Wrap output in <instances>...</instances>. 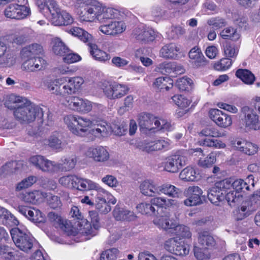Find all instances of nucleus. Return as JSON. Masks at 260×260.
<instances>
[{
	"label": "nucleus",
	"mask_w": 260,
	"mask_h": 260,
	"mask_svg": "<svg viewBox=\"0 0 260 260\" xmlns=\"http://www.w3.org/2000/svg\"><path fill=\"white\" fill-rule=\"evenodd\" d=\"M188 55L190 62L194 68H199L206 65L207 60L201 50L198 47H194L192 48L189 52Z\"/></svg>",
	"instance_id": "obj_21"
},
{
	"label": "nucleus",
	"mask_w": 260,
	"mask_h": 260,
	"mask_svg": "<svg viewBox=\"0 0 260 260\" xmlns=\"http://www.w3.org/2000/svg\"><path fill=\"white\" fill-rule=\"evenodd\" d=\"M159 185L151 180H146L141 183L139 188L141 192L146 196L155 197L158 195Z\"/></svg>",
	"instance_id": "obj_22"
},
{
	"label": "nucleus",
	"mask_w": 260,
	"mask_h": 260,
	"mask_svg": "<svg viewBox=\"0 0 260 260\" xmlns=\"http://www.w3.org/2000/svg\"><path fill=\"white\" fill-rule=\"evenodd\" d=\"M234 183L235 181H233L230 179H225L216 182L215 186L220 190L221 193L224 195L234 187Z\"/></svg>",
	"instance_id": "obj_49"
},
{
	"label": "nucleus",
	"mask_w": 260,
	"mask_h": 260,
	"mask_svg": "<svg viewBox=\"0 0 260 260\" xmlns=\"http://www.w3.org/2000/svg\"><path fill=\"white\" fill-rule=\"evenodd\" d=\"M165 248L168 251L180 256L186 255L189 251V245L178 237L170 238L166 241Z\"/></svg>",
	"instance_id": "obj_10"
},
{
	"label": "nucleus",
	"mask_w": 260,
	"mask_h": 260,
	"mask_svg": "<svg viewBox=\"0 0 260 260\" xmlns=\"http://www.w3.org/2000/svg\"><path fill=\"white\" fill-rule=\"evenodd\" d=\"M155 120H157V118L150 113H142L138 116L139 125L140 128L142 129L151 130L155 128Z\"/></svg>",
	"instance_id": "obj_24"
},
{
	"label": "nucleus",
	"mask_w": 260,
	"mask_h": 260,
	"mask_svg": "<svg viewBox=\"0 0 260 260\" xmlns=\"http://www.w3.org/2000/svg\"><path fill=\"white\" fill-rule=\"evenodd\" d=\"M101 13L100 22H103L105 20L116 18L119 14V11L114 8L107 7L101 4Z\"/></svg>",
	"instance_id": "obj_39"
},
{
	"label": "nucleus",
	"mask_w": 260,
	"mask_h": 260,
	"mask_svg": "<svg viewBox=\"0 0 260 260\" xmlns=\"http://www.w3.org/2000/svg\"><path fill=\"white\" fill-rule=\"evenodd\" d=\"M200 174L193 168L186 167L179 174L180 178L186 181H194L200 178Z\"/></svg>",
	"instance_id": "obj_33"
},
{
	"label": "nucleus",
	"mask_w": 260,
	"mask_h": 260,
	"mask_svg": "<svg viewBox=\"0 0 260 260\" xmlns=\"http://www.w3.org/2000/svg\"><path fill=\"white\" fill-rule=\"evenodd\" d=\"M101 4L94 1L90 4L86 6L83 12L80 14L81 21L87 22H93L101 20V13L102 11Z\"/></svg>",
	"instance_id": "obj_8"
},
{
	"label": "nucleus",
	"mask_w": 260,
	"mask_h": 260,
	"mask_svg": "<svg viewBox=\"0 0 260 260\" xmlns=\"http://www.w3.org/2000/svg\"><path fill=\"white\" fill-rule=\"evenodd\" d=\"M105 95L109 99H115L122 97L128 90L124 85L117 83H111L106 81L102 82L100 85Z\"/></svg>",
	"instance_id": "obj_7"
},
{
	"label": "nucleus",
	"mask_w": 260,
	"mask_h": 260,
	"mask_svg": "<svg viewBox=\"0 0 260 260\" xmlns=\"http://www.w3.org/2000/svg\"><path fill=\"white\" fill-rule=\"evenodd\" d=\"M37 4L41 12L50 15V21L52 24L56 26L65 25V19L62 14L63 11H61L55 1L45 0L44 2H38Z\"/></svg>",
	"instance_id": "obj_3"
},
{
	"label": "nucleus",
	"mask_w": 260,
	"mask_h": 260,
	"mask_svg": "<svg viewBox=\"0 0 260 260\" xmlns=\"http://www.w3.org/2000/svg\"><path fill=\"white\" fill-rule=\"evenodd\" d=\"M81 98L77 96H69L66 97V107L69 109L78 112Z\"/></svg>",
	"instance_id": "obj_62"
},
{
	"label": "nucleus",
	"mask_w": 260,
	"mask_h": 260,
	"mask_svg": "<svg viewBox=\"0 0 260 260\" xmlns=\"http://www.w3.org/2000/svg\"><path fill=\"white\" fill-rule=\"evenodd\" d=\"M80 104L79 105L78 112L83 113H87L91 111L93 108H103V106L101 104H98L92 103L87 100L81 99Z\"/></svg>",
	"instance_id": "obj_45"
},
{
	"label": "nucleus",
	"mask_w": 260,
	"mask_h": 260,
	"mask_svg": "<svg viewBox=\"0 0 260 260\" xmlns=\"http://www.w3.org/2000/svg\"><path fill=\"white\" fill-rule=\"evenodd\" d=\"M52 50L57 55L62 56V60L65 62V45L58 38H55L52 40Z\"/></svg>",
	"instance_id": "obj_40"
},
{
	"label": "nucleus",
	"mask_w": 260,
	"mask_h": 260,
	"mask_svg": "<svg viewBox=\"0 0 260 260\" xmlns=\"http://www.w3.org/2000/svg\"><path fill=\"white\" fill-rule=\"evenodd\" d=\"M83 83L84 80L81 77H76L69 79L66 85L67 92L70 93H75L81 88Z\"/></svg>",
	"instance_id": "obj_37"
},
{
	"label": "nucleus",
	"mask_w": 260,
	"mask_h": 260,
	"mask_svg": "<svg viewBox=\"0 0 260 260\" xmlns=\"http://www.w3.org/2000/svg\"><path fill=\"white\" fill-rule=\"evenodd\" d=\"M200 135L206 137H222L226 136L225 132H220L214 127H208L203 129Z\"/></svg>",
	"instance_id": "obj_52"
},
{
	"label": "nucleus",
	"mask_w": 260,
	"mask_h": 260,
	"mask_svg": "<svg viewBox=\"0 0 260 260\" xmlns=\"http://www.w3.org/2000/svg\"><path fill=\"white\" fill-rule=\"evenodd\" d=\"M241 112L244 116L243 120L246 127L254 130L259 128L258 117L252 108L244 106L242 108Z\"/></svg>",
	"instance_id": "obj_15"
},
{
	"label": "nucleus",
	"mask_w": 260,
	"mask_h": 260,
	"mask_svg": "<svg viewBox=\"0 0 260 260\" xmlns=\"http://www.w3.org/2000/svg\"><path fill=\"white\" fill-rule=\"evenodd\" d=\"M170 232L182 238L190 239L192 236L189 228L184 225H176L174 223Z\"/></svg>",
	"instance_id": "obj_36"
},
{
	"label": "nucleus",
	"mask_w": 260,
	"mask_h": 260,
	"mask_svg": "<svg viewBox=\"0 0 260 260\" xmlns=\"http://www.w3.org/2000/svg\"><path fill=\"white\" fill-rule=\"evenodd\" d=\"M10 234L14 244L19 249L27 253L30 252L35 241L31 235L18 228L12 229Z\"/></svg>",
	"instance_id": "obj_4"
},
{
	"label": "nucleus",
	"mask_w": 260,
	"mask_h": 260,
	"mask_svg": "<svg viewBox=\"0 0 260 260\" xmlns=\"http://www.w3.org/2000/svg\"><path fill=\"white\" fill-rule=\"evenodd\" d=\"M0 258L4 260H13L15 254L13 250L9 246L5 245L0 246Z\"/></svg>",
	"instance_id": "obj_55"
},
{
	"label": "nucleus",
	"mask_w": 260,
	"mask_h": 260,
	"mask_svg": "<svg viewBox=\"0 0 260 260\" xmlns=\"http://www.w3.org/2000/svg\"><path fill=\"white\" fill-rule=\"evenodd\" d=\"M209 115L210 119L221 127L226 128L232 124L231 116L219 109H210L209 111Z\"/></svg>",
	"instance_id": "obj_14"
},
{
	"label": "nucleus",
	"mask_w": 260,
	"mask_h": 260,
	"mask_svg": "<svg viewBox=\"0 0 260 260\" xmlns=\"http://www.w3.org/2000/svg\"><path fill=\"white\" fill-rule=\"evenodd\" d=\"M87 43L90 53L94 59L100 61H106L110 59V56L106 52L99 49L96 44H92L91 42Z\"/></svg>",
	"instance_id": "obj_31"
},
{
	"label": "nucleus",
	"mask_w": 260,
	"mask_h": 260,
	"mask_svg": "<svg viewBox=\"0 0 260 260\" xmlns=\"http://www.w3.org/2000/svg\"><path fill=\"white\" fill-rule=\"evenodd\" d=\"M66 31L72 36L78 38L84 43L90 42L92 40V37L90 34L78 27L66 28Z\"/></svg>",
	"instance_id": "obj_28"
},
{
	"label": "nucleus",
	"mask_w": 260,
	"mask_h": 260,
	"mask_svg": "<svg viewBox=\"0 0 260 260\" xmlns=\"http://www.w3.org/2000/svg\"><path fill=\"white\" fill-rule=\"evenodd\" d=\"M153 86L160 90L165 89L168 90L173 87V81L168 77H158L154 82Z\"/></svg>",
	"instance_id": "obj_42"
},
{
	"label": "nucleus",
	"mask_w": 260,
	"mask_h": 260,
	"mask_svg": "<svg viewBox=\"0 0 260 260\" xmlns=\"http://www.w3.org/2000/svg\"><path fill=\"white\" fill-rule=\"evenodd\" d=\"M48 218L51 222L54 223V225L56 228H59L63 232H65V223L63 218L56 214L55 212H50L48 214Z\"/></svg>",
	"instance_id": "obj_50"
},
{
	"label": "nucleus",
	"mask_w": 260,
	"mask_h": 260,
	"mask_svg": "<svg viewBox=\"0 0 260 260\" xmlns=\"http://www.w3.org/2000/svg\"><path fill=\"white\" fill-rule=\"evenodd\" d=\"M155 127L159 130L171 131L173 129V125L171 122L164 119H158L155 121Z\"/></svg>",
	"instance_id": "obj_60"
},
{
	"label": "nucleus",
	"mask_w": 260,
	"mask_h": 260,
	"mask_svg": "<svg viewBox=\"0 0 260 260\" xmlns=\"http://www.w3.org/2000/svg\"><path fill=\"white\" fill-rule=\"evenodd\" d=\"M250 189L249 186L243 179H238L235 180L234 187L224 195L225 199L231 205V203L241 202L246 191Z\"/></svg>",
	"instance_id": "obj_6"
},
{
	"label": "nucleus",
	"mask_w": 260,
	"mask_h": 260,
	"mask_svg": "<svg viewBox=\"0 0 260 260\" xmlns=\"http://www.w3.org/2000/svg\"><path fill=\"white\" fill-rule=\"evenodd\" d=\"M236 76L245 84L248 85L252 84L255 80L254 75L246 69H238L236 72Z\"/></svg>",
	"instance_id": "obj_35"
},
{
	"label": "nucleus",
	"mask_w": 260,
	"mask_h": 260,
	"mask_svg": "<svg viewBox=\"0 0 260 260\" xmlns=\"http://www.w3.org/2000/svg\"><path fill=\"white\" fill-rule=\"evenodd\" d=\"M60 134L58 132H54L48 139L49 146L53 149H59L61 148V141L59 139Z\"/></svg>",
	"instance_id": "obj_58"
},
{
	"label": "nucleus",
	"mask_w": 260,
	"mask_h": 260,
	"mask_svg": "<svg viewBox=\"0 0 260 260\" xmlns=\"http://www.w3.org/2000/svg\"><path fill=\"white\" fill-rule=\"evenodd\" d=\"M174 103L180 108L185 109L189 106L191 100L181 94L175 95L172 97Z\"/></svg>",
	"instance_id": "obj_54"
},
{
	"label": "nucleus",
	"mask_w": 260,
	"mask_h": 260,
	"mask_svg": "<svg viewBox=\"0 0 260 260\" xmlns=\"http://www.w3.org/2000/svg\"><path fill=\"white\" fill-rule=\"evenodd\" d=\"M15 209L19 213L36 224L46 221L45 216L39 209L23 205H19Z\"/></svg>",
	"instance_id": "obj_9"
},
{
	"label": "nucleus",
	"mask_w": 260,
	"mask_h": 260,
	"mask_svg": "<svg viewBox=\"0 0 260 260\" xmlns=\"http://www.w3.org/2000/svg\"><path fill=\"white\" fill-rule=\"evenodd\" d=\"M113 216L117 220H133L135 215L133 211L116 206L113 210Z\"/></svg>",
	"instance_id": "obj_29"
},
{
	"label": "nucleus",
	"mask_w": 260,
	"mask_h": 260,
	"mask_svg": "<svg viewBox=\"0 0 260 260\" xmlns=\"http://www.w3.org/2000/svg\"><path fill=\"white\" fill-rule=\"evenodd\" d=\"M91 129L89 132L98 138L106 137L111 133V126L104 120L93 121Z\"/></svg>",
	"instance_id": "obj_19"
},
{
	"label": "nucleus",
	"mask_w": 260,
	"mask_h": 260,
	"mask_svg": "<svg viewBox=\"0 0 260 260\" xmlns=\"http://www.w3.org/2000/svg\"><path fill=\"white\" fill-rule=\"evenodd\" d=\"M232 61L228 58H223L214 64V68L217 71H225L228 70L232 64Z\"/></svg>",
	"instance_id": "obj_61"
},
{
	"label": "nucleus",
	"mask_w": 260,
	"mask_h": 260,
	"mask_svg": "<svg viewBox=\"0 0 260 260\" xmlns=\"http://www.w3.org/2000/svg\"><path fill=\"white\" fill-rule=\"evenodd\" d=\"M93 181L76 175L66 176V187L82 191L90 190Z\"/></svg>",
	"instance_id": "obj_11"
},
{
	"label": "nucleus",
	"mask_w": 260,
	"mask_h": 260,
	"mask_svg": "<svg viewBox=\"0 0 260 260\" xmlns=\"http://www.w3.org/2000/svg\"><path fill=\"white\" fill-rule=\"evenodd\" d=\"M111 126V132H113L116 135L122 136L124 135L127 131V124L126 122H114Z\"/></svg>",
	"instance_id": "obj_56"
},
{
	"label": "nucleus",
	"mask_w": 260,
	"mask_h": 260,
	"mask_svg": "<svg viewBox=\"0 0 260 260\" xmlns=\"http://www.w3.org/2000/svg\"><path fill=\"white\" fill-rule=\"evenodd\" d=\"M42 199V193L37 190L32 192H27L24 197L25 202L36 204Z\"/></svg>",
	"instance_id": "obj_59"
},
{
	"label": "nucleus",
	"mask_w": 260,
	"mask_h": 260,
	"mask_svg": "<svg viewBox=\"0 0 260 260\" xmlns=\"http://www.w3.org/2000/svg\"><path fill=\"white\" fill-rule=\"evenodd\" d=\"M46 65V61L41 57L28 58L22 64L23 70L28 72H35L41 70Z\"/></svg>",
	"instance_id": "obj_20"
},
{
	"label": "nucleus",
	"mask_w": 260,
	"mask_h": 260,
	"mask_svg": "<svg viewBox=\"0 0 260 260\" xmlns=\"http://www.w3.org/2000/svg\"><path fill=\"white\" fill-rule=\"evenodd\" d=\"M85 155L94 161L100 163H105L110 158L108 151L102 146L89 147L86 151Z\"/></svg>",
	"instance_id": "obj_13"
},
{
	"label": "nucleus",
	"mask_w": 260,
	"mask_h": 260,
	"mask_svg": "<svg viewBox=\"0 0 260 260\" xmlns=\"http://www.w3.org/2000/svg\"><path fill=\"white\" fill-rule=\"evenodd\" d=\"M172 156L179 169L188 163L189 153L185 150L178 151Z\"/></svg>",
	"instance_id": "obj_48"
},
{
	"label": "nucleus",
	"mask_w": 260,
	"mask_h": 260,
	"mask_svg": "<svg viewBox=\"0 0 260 260\" xmlns=\"http://www.w3.org/2000/svg\"><path fill=\"white\" fill-rule=\"evenodd\" d=\"M198 243L204 249L213 247L215 244L213 237L207 232H201L198 233Z\"/></svg>",
	"instance_id": "obj_30"
},
{
	"label": "nucleus",
	"mask_w": 260,
	"mask_h": 260,
	"mask_svg": "<svg viewBox=\"0 0 260 260\" xmlns=\"http://www.w3.org/2000/svg\"><path fill=\"white\" fill-rule=\"evenodd\" d=\"M119 254L117 248H111L104 251L101 255V260H115Z\"/></svg>",
	"instance_id": "obj_57"
},
{
	"label": "nucleus",
	"mask_w": 260,
	"mask_h": 260,
	"mask_svg": "<svg viewBox=\"0 0 260 260\" xmlns=\"http://www.w3.org/2000/svg\"><path fill=\"white\" fill-rule=\"evenodd\" d=\"M93 121L87 118L70 115L67 117V124L69 130L74 134L83 136L91 127Z\"/></svg>",
	"instance_id": "obj_5"
},
{
	"label": "nucleus",
	"mask_w": 260,
	"mask_h": 260,
	"mask_svg": "<svg viewBox=\"0 0 260 260\" xmlns=\"http://www.w3.org/2000/svg\"><path fill=\"white\" fill-rule=\"evenodd\" d=\"M155 71L164 75L170 74L173 72L182 74L184 70L182 66L176 62L164 61L158 64L155 68Z\"/></svg>",
	"instance_id": "obj_18"
},
{
	"label": "nucleus",
	"mask_w": 260,
	"mask_h": 260,
	"mask_svg": "<svg viewBox=\"0 0 260 260\" xmlns=\"http://www.w3.org/2000/svg\"><path fill=\"white\" fill-rule=\"evenodd\" d=\"M179 47L174 43L167 44L160 50V56L166 59H175L179 53Z\"/></svg>",
	"instance_id": "obj_25"
},
{
	"label": "nucleus",
	"mask_w": 260,
	"mask_h": 260,
	"mask_svg": "<svg viewBox=\"0 0 260 260\" xmlns=\"http://www.w3.org/2000/svg\"><path fill=\"white\" fill-rule=\"evenodd\" d=\"M153 206L158 208L167 209L171 206H177L179 202L174 199H168L164 197H157L151 199Z\"/></svg>",
	"instance_id": "obj_27"
},
{
	"label": "nucleus",
	"mask_w": 260,
	"mask_h": 260,
	"mask_svg": "<svg viewBox=\"0 0 260 260\" xmlns=\"http://www.w3.org/2000/svg\"><path fill=\"white\" fill-rule=\"evenodd\" d=\"M92 190L96 192L95 201L108 200L110 197H112V196L109 191L95 182H93L90 188V190Z\"/></svg>",
	"instance_id": "obj_34"
},
{
	"label": "nucleus",
	"mask_w": 260,
	"mask_h": 260,
	"mask_svg": "<svg viewBox=\"0 0 260 260\" xmlns=\"http://www.w3.org/2000/svg\"><path fill=\"white\" fill-rule=\"evenodd\" d=\"M96 209L102 214H107L109 212L111 208L107 200L95 201Z\"/></svg>",
	"instance_id": "obj_64"
},
{
	"label": "nucleus",
	"mask_w": 260,
	"mask_h": 260,
	"mask_svg": "<svg viewBox=\"0 0 260 260\" xmlns=\"http://www.w3.org/2000/svg\"><path fill=\"white\" fill-rule=\"evenodd\" d=\"M181 193L179 188L169 183H165L158 186V195L164 193L172 198H177Z\"/></svg>",
	"instance_id": "obj_32"
},
{
	"label": "nucleus",
	"mask_w": 260,
	"mask_h": 260,
	"mask_svg": "<svg viewBox=\"0 0 260 260\" xmlns=\"http://www.w3.org/2000/svg\"><path fill=\"white\" fill-rule=\"evenodd\" d=\"M202 193V189L197 186L188 187L185 191V194L188 198L184 200V204L187 206H192L201 204Z\"/></svg>",
	"instance_id": "obj_17"
},
{
	"label": "nucleus",
	"mask_w": 260,
	"mask_h": 260,
	"mask_svg": "<svg viewBox=\"0 0 260 260\" xmlns=\"http://www.w3.org/2000/svg\"><path fill=\"white\" fill-rule=\"evenodd\" d=\"M153 223L159 228L165 230H172L174 223L170 220L167 216H161L153 220Z\"/></svg>",
	"instance_id": "obj_44"
},
{
	"label": "nucleus",
	"mask_w": 260,
	"mask_h": 260,
	"mask_svg": "<svg viewBox=\"0 0 260 260\" xmlns=\"http://www.w3.org/2000/svg\"><path fill=\"white\" fill-rule=\"evenodd\" d=\"M137 32L138 34H136V37L138 40L148 42L153 41L155 38V32L151 28H144L142 29L139 28Z\"/></svg>",
	"instance_id": "obj_41"
},
{
	"label": "nucleus",
	"mask_w": 260,
	"mask_h": 260,
	"mask_svg": "<svg viewBox=\"0 0 260 260\" xmlns=\"http://www.w3.org/2000/svg\"><path fill=\"white\" fill-rule=\"evenodd\" d=\"M4 14L7 18L19 20L29 16L30 14V10L27 7L12 4L6 8Z\"/></svg>",
	"instance_id": "obj_12"
},
{
	"label": "nucleus",
	"mask_w": 260,
	"mask_h": 260,
	"mask_svg": "<svg viewBox=\"0 0 260 260\" xmlns=\"http://www.w3.org/2000/svg\"><path fill=\"white\" fill-rule=\"evenodd\" d=\"M249 207L246 205H242L236 211L235 218L237 220H242L251 214Z\"/></svg>",
	"instance_id": "obj_63"
},
{
	"label": "nucleus",
	"mask_w": 260,
	"mask_h": 260,
	"mask_svg": "<svg viewBox=\"0 0 260 260\" xmlns=\"http://www.w3.org/2000/svg\"><path fill=\"white\" fill-rule=\"evenodd\" d=\"M126 28L125 23L122 21H114L109 23L101 25L99 30L103 34L115 36L123 32Z\"/></svg>",
	"instance_id": "obj_16"
},
{
	"label": "nucleus",
	"mask_w": 260,
	"mask_h": 260,
	"mask_svg": "<svg viewBox=\"0 0 260 260\" xmlns=\"http://www.w3.org/2000/svg\"><path fill=\"white\" fill-rule=\"evenodd\" d=\"M26 99L21 96H17L14 94L10 95L5 102V106L9 109L13 110V111L19 107V106L22 105L24 100Z\"/></svg>",
	"instance_id": "obj_38"
},
{
	"label": "nucleus",
	"mask_w": 260,
	"mask_h": 260,
	"mask_svg": "<svg viewBox=\"0 0 260 260\" xmlns=\"http://www.w3.org/2000/svg\"><path fill=\"white\" fill-rule=\"evenodd\" d=\"M60 81H61V80L57 79L53 81L48 79L45 81L44 84L50 91H52L53 93L63 95L65 93V84L60 83Z\"/></svg>",
	"instance_id": "obj_26"
},
{
	"label": "nucleus",
	"mask_w": 260,
	"mask_h": 260,
	"mask_svg": "<svg viewBox=\"0 0 260 260\" xmlns=\"http://www.w3.org/2000/svg\"><path fill=\"white\" fill-rule=\"evenodd\" d=\"M170 141L166 138H160L148 144L144 150L150 152L154 151L167 150L170 148Z\"/></svg>",
	"instance_id": "obj_23"
},
{
	"label": "nucleus",
	"mask_w": 260,
	"mask_h": 260,
	"mask_svg": "<svg viewBox=\"0 0 260 260\" xmlns=\"http://www.w3.org/2000/svg\"><path fill=\"white\" fill-rule=\"evenodd\" d=\"M208 198L212 203L217 205L224 198V195L217 187L214 186L209 190Z\"/></svg>",
	"instance_id": "obj_46"
},
{
	"label": "nucleus",
	"mask_w": 260,
	"mask_h": 260,
	"mask_svg": "<svg viewBox=\"0 0 260 260\" xmlns=\"http://www.w3.org/2000/svg\"><path fill=\"white\" fill-rule=\"evenodd\" d=\"M137 211L142 214L151 215L155 213V209L151 203L143 202L136 207Z\"/></svg>",
	"instance_id": "obj_51"
},
{
	"label": "nucleus",
	"mask_w": 260,
	"mask_h": 260,
	"mask_svg": "<svg viewBox=\"0 0 260 260\" xmlns=\"http://www.w3.org/2000/svg\"><path fill=\"white\" fill-rule=\"evenodd\" d=\"M220 36L223 39L231 40L236 41L240 38L239 32L232 27H229L223 29L220 34Z\"/></svg>",
	"instance_id": "obj_43"
},
{
	"label": "nucleus",
	"mask_w": 260,
	"mask_h": 260,
	"mask_svg": "<svg viewBox=\"0 0 260 260\" xmlns=\"http://www.w3.org/2000/svg\"><path fill=\"white\" fill-rule=\"evenodd\" d=\"M19 106L13 111V115L20 123L27 124L34 121L37 118L40 119L43 118L42 109L27 99L24 100L22 105Z\"/></svg>",
	"instance_id": "obj_1"
},
{
	"label": "nucleus",
	"mask_w": 260,
	"mask_h": 260,
	"mask_svg": "<svg viewBox=\"0 0 260 260\" xmlns=\"http://www.w3.org/2000/svg\"><path fill=\"white\" fill-rule=\"evenodd\" d=\"M66 235L68 236H76L78 234L84 236L86 240H89L98 234L99 228L92 226L88 221L86 219L81 220L78 222H75L73 224L71 221L67 223Z\"/></svg>",
	"instance_id": "obj_2"
},
{
	"label": "nucleus",
	"mask_w": 260,
	"mask_h": 260,
	"mask_svg": "<svg viewBox=\"0 0 260 260\" xmlns=\"http://www.w3.org/2000/svg\"><path fill=\"white\" fill-rule=\"evenodd\" d=\"M224 55L228 58H235L238 54L239 48L235 44L226 42L223 44Z\"/></svg>",
	"instance_id": "obj_47"
},
{
	"label": "nucleus",
	"mask_w": 260,
	"mask_h": 260,
	"mask_svg": "<svg viewBox=\"0 0 260 260\" xmlns=\"http://www.w3.org/2000/svg\"><path fill=\"white\" fill-rule=\"evenodd\" d=\"M201 145L205 146L213 147L216 149H221L225 147L226 145L221 140L205 138L201 142Z\"/></svg>",
	"instance_id": "obj_53"
}]
</instances>
